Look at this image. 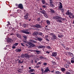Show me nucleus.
I'll return each instance as SVG.
<instances>
[{"mask_svg":"<svg viewBox=\"0 0 74 74\" xmlns=\"http://www.w3.org/2000/svg\"><path fill=\"white\" fill-rule=\"evenodd\" d=\"M32 35L33 36H37L38 35L42 36L43 35V33L41 32H35L33 33Z\"/></svg>","mask_w":74,"mask_h":74,"instance_id":"obj_1","label":"nucleus"},{"mask_svg":"<svg viewBox=\"0 0 74 74\" xmlns=\"http://www.w3.org/2000/svg\"><path fill=\"white\" fill-rule=\"evenodd\" d=\"M53 19H60L61 21H63V20H64V18H62L61 17V16H55L53 18Z\"/></svg>","mask_w":74,"mask_h":74,"instance_id":"obj_2","label":"nucleus"},{"mask_svg":"<svg viewBox=\"0 0 74 74\" xmlns=\"http://www.w3.org/2000/svg\"><path fill=\"white\" fill-rule=\"evenodd\" d=\"M27 31H28V29H27L24 30H21V33H25L27 34H29L30 33Z\"/></svg>","mask_w":74,"mask_h":74,"instance_id":"obj_3","label":"nucleus"},{"mask_svg":"<svg viewBox=\"0 0 74 74\" xmlns=\"http://www.w3.org/2000/svg\"><path fill=\"white\" fill-rule=\"evenodd\" d=\"M34 27H36V28H41L42 27L41 26V25L37 24L35 25H33Z\"/></svg>","mask_w":74,"mask_h":74,"instance_id":"obj_4","label":"nucleus"},{"mask_svg":"<svg viewBox=\"0 0 74 74\" xmlns=\"http://www.w3.org/2000/svg\"><path fill=\"white\" fill-rule=\"evenodd\" d=\"M18 8H20V9H21V10L23 9V5L22 4H18Z\"/></svg>","mask_w":74,"mask_h":74,"instance_id":"obj_5","label":"nucleus"},{"mask_svg":"<svg viewBox=\"0 0 74 74\" xmlns=\"http://www.w3.org/2000/svg\"><path fill=\"white\" fill-rule=\"evenodd\" d=\"M56 56H57V52H52L51 56L55 57Z\"/></svg>","mask_w":74,"mask_h":74,"instance_id":"obj_6","label":"nucleus"},{"mask_svg":"<svg viewBox=\"0 0 74 74\" xmlns=\"http://www.w3.org/2000/svg\"><path fill=\"white\" fill-rule=\"evenodd\" d=\"M29 15V13H27L25 14V15L24 16V19H27L29 18L28 16Z\"/></svg>","mask_w":74,"mask_h":74,"instance_id":"obj_7","label":"nucleus"},{"mask_svg":"<svg viewBox=\"0 0 74 74\" xmlns=\"http://www.w3.org/2000/svg\"><path fill=\"white\" fill-rule=\"evenodd\" d=\"M38 48H39V49H44V48H45V46H44L40 45L38 46Z\"/></svg>","mask_w":74,"mask_h":74,"instance_id":"obj_8","label":"nucleus"},{"mask_svg":"<svg viewBox=\"0 0 74 74\" xmlns=\"http://www.w3.org/2000/svg\"><path fill=\"white\" fill-rule=\"evenodd\" d=\"M34 52H36V53H37V54L38 55L39 54H40V53H41V51H38V50H34Z\"/></svg>","mask_w":74,"mask_h":74,"instance_id":"obj_9","label":"nucleus"},{"mask_svg":"<svg viewBox=\"0 0 74 74\" xmlns=\"http://www.w3.org/2000/svg\"><path fill=\"white\" fill-rule=\"evenodd\" d=\"M40 12H41V13L42 14H43V15L45 14V13H46V11L44 10H42V11H40Z\"/></svg>","mask_w":74,"mask_h":74,"instance_id":"obj_10","label":"nucleus"},{"mask_svg":"<svg viewBox=\"0 0 74 74\" xmlns=\"http://www.w3.org/2000/svg\"><path fill=\"white\" fill-rule=\"evenodd\" d=\"M34 71H35V70L34 69H30L29 71H28V72L29 73H31H31H32Z\"/></svg>","mask_w":74,"mask_h":74,"instance_id":"obj_11","label":"nucleus"},{"mask_svg":"<svg viewBox=\"0 0 74 74\" xmlns=\"http://www.w3.org/2000/svg\"><path fill=\"white\" fill-rule=\"evenodd\" d=\"M68 55H70V56L71 57H73V56H74L73 53L70 52H69L68 53Z\"/></svg>","mask_w":74,"mask_h":74,"instance_id":"obj_12","label":"nucleus"},{"mask_svg":"<svg viewBox=\"0 0 74 74\" xmlns=\"http://www.w3.org/2000/svg\"><path fill=\"white\" fill-rule=\"evenodd\" d=\"M15 51L17 52H21L22 50L21 49H16Z\"/></svg>","mask_w":74,"mask_h":74,"instance_id":"obj_13","label":"nucleus"},{"mask_svg":"<svg viewBox=\"0 0 74 74\" xmlns=\"http://www.w3.org/2000/svg\"><path fill=\"white\" fill-rule=\"evenodd\" d=\"M64 36L63 34H58V37L59 38H62V37H63Z\"/></svg>","mask_w":74,"mask_h":74,"instance_id":"obj_14","label":"nucleus"},{"mask_svg":"<svg viewBox=\"0 0 74 74\" xmlns=\"http://www.w3.org/2000/svg\"><path fill=\"white\" fill-rule=\"evenodd\" d=\"M37 40L39 41H42V38H40V37H38L37 38Z\"/></svg>","mask_w":74,"mask_h":74,"instance_id":"obj_15","label":"nucleus"},{"mask_svg":"<svg viewBox=\"0 0 74 74\" xmlns=\"http://www.w3.org/2000/svg\"><path fill=\"white\" fill-rule=\"evenodd\" d=\"M50 12H51L53 14H54V13H55V10H53L52 9H50Z\"/></svg>","mask_w":74,"mask_h":74,"instance_id":"obj_16","label":"nucleus"},{"mask_svg":"<svg viewBox=\"0 0 74 74\" xmlns=\"http://www.w3.org/2000/svg\"><path fill=\"white\" fill-rule=\"evenodd\" d=\"M29 40L30 41H31V42H32V43H33H33H34V44H35V43H36L37 42L36 41L34 40Z\"/></svg>","mask_w":74,"mask_h":74,"instance_id":"obj_17","label":"nucleus"},{"mask_svg":"<svg viewBox=\"0 0 74 74\" xmlns=\"http://www.w3.org/2000/svg\"><path fill=\"white\" fill-rule=\"evenodd\" d=\"M50 5L51 7L52 8H54V7H55V6L52 3H50Z\"/></svg>","mask_w":74,"mask_h":74,"instance_id":"obj_18","label":"nucleus"},{"mask_svg":"<svg viewBox=\"0 0 74 74\" xmlns=\"http://www.w3.org/2000/svg\"><path fill=\"white\" fill-rule=\"evenodd\" d=\"M12 40L11 39H10L7 40V42H8V44H10L12 41Z\"/></svg>","mask_w":74,"mask_h":74,"instance_id":"obj_19","label":"nucleus"},{"mask_svg":"<svg viewBox=\"0 0 74 74\" xmlns=\"http://www.w3.org/2000/svg\"><path fill=\"white\" fill-rule=\"evenodd\" d=\"M50 35L53 36L52 37H56V35H55V34H54L53 33H51Z\"/></svg>","mask_w":74,"mask_h":74,"instance_id":"obj_20","label":"nucleus"},{"mask_svg":"<svg viewBox=\"0 0 74 74\" xmlns=\"http://www.w3.org/2000/svg\"><path fill=\"white\" fill-rule=\"evenodd\" d=\"M16 35L17 37H18V38H21V36L19 34H17Z\"/></svg>","mask_w":74,"mask_h":74,"instance_id":"obj_21","label":"nucleus"},{"mask_svg":"<svg viewBox=\"0 0 74 74\" xmlns=\"http://www.w3.org/2000/svg\"><path fill=\"white\" fill-rule=\"evenodd\" d=\"M70 11H69V10H68L67 12L66 13V15H69V16H70Z\"/></svg>","mask_w":74,"mask_h":74,"instance_id":"obj_22","label":"nucleus"},{"mask_svg":"<svg viewBox=\"0 0 74 74\" xmlns=\"http://www.w3.org/2000/svg\"><path fill=\"white\" fill-rule=\"evenodd\" d=\"M23 27H27V26H28V25L27 24H23Z\"/></svg>","mask_w":74,"mask_h":74,"instance_id":"obj_23","label":"nucleus"},{"mask_svg":"<svg viewBox=\"0 0 74 74\" xmlns=\"http://www.w3.org/2000/svg\"><path fill=\"white\" fill-rule=\"evenodd\" d=\"M18 61V63H23V61H22L21 62V61L19 59L17 60Z\"/></svg>","mask_w":74,"mask_h":74,"instance_id":"obj_24","label":"nucleus"},{"mask_svg":"<svg viewBox=\"0 0 74 74\" xmlns=\"http://www.w3.org/2000/svg\"><path fill=\"white\" fill-rule=\"evenodd\" d=\"M48 71H50L48 69V68H47L45 71L44 73H47Z\"/></svg>","mask_w":74,"mask_h":74,"instance_id":"obj_25","label":"nucleus"},{"mask_svg":"<svg viewBox=\"0 0 74 74\" xmlns=\"http://www.w3.org/2000/svg\"><path fill=\"white\" fill-rule=\"evenodd\" d=\"M32 44L33 43H32L31 41H30V42H28L27 43V44H28V45H30V46H31L32 45Z\"/></svg>","mask_w":74,"mask_h":74,"instance_id":"obj_26","label":"nucleus"},{"mask_svg":"<svg viewBox=\"0 0 74 74\" xmlns=\"http://www.w3.org/2000/svg\"><path fill=\"white\" fill-rule=\"evenodd\" d=\"M55 39H56V37H52L51 38V40H55Z\"/></svg>","mask_w":74,"mask_h":74,"instance_id":"obj_27","label":"nucleus"},{"mask_svg":"<svg viewBox=\"0 0 74 74\" xmlns=\"http://www.w3.org/2000/svg\"><path fill=\"white\" fill-rule=\"evenodd\" d=\"M51 62L52 64H53V65H56V63L55 61H52Z\"/></svg>","mask_w":74,"mask_h":74,"instance_id":"obj_28","label":"nucleus"},{"mask_svg":"<svg viewBox=\"0 0 74 74\" xmlns=\"http://www.w3.org/2000/svg\"><path fill=\"white\" fill-rule=\"evenodd\" d=\"M46 23H47V25H49L50 24V22L49 20H47L46 21Z\"/></svg>","mask_w":74,"mask_h":74,"instance_id":"obj_29","label":"nucleus"},{"mask_svg":"<svg viewBox=\"0 0 74 74\" xmlns=\"http://www.w3.org/2000/svg\"><path fill=\"white\" fill-rule=\"evenodd\" d=\"M61 73L60 72H59V71H56V74H60V73Z\"/></svg>","mask_w":74,"mask_h":74,"instance_id":"obj_30","label":"nucleus"},{"mask_svg":"<svg viewBox=\"0 0 74 74\" xmlns=\"http://www.w3.org/2000/svg\"><path fill=\"white\" fill-rule=\"evenodd\" d=\"M17 71H18V73H21L22 72V70L21 69H19V70H17Z\"/></svg>","mask_w":74,"mask_h":74,"instance_id":"obj_31","label":"nucleus"},{"mask_svg":"<svg viewBox=\"0 0 74 74\" xmlns=\"http://www.w3.org/2000/svg\"><path fill=\"white\" fill-rule=\"evenodd\" d=\"M66 69H65L64 68H62L61 69V71H64Z\"/></svg>","mask_w":74,"mask_h":74,"instance_id":"obj_32","label":"nucleus"},{"mask_svg":"<svg viewBox=\"0 0 74 74\" xmlns=\"http://www.w3.org/2000/svg\"><path fill=\"white\" fill-rule=\"evenodd\" d=\"M18 44H19V43H16L14 45V46L16 47V46H17V45H18Z\"/></svg>","mask_w":74,"mask_h":74,"instance_id":"obj_33","label":"nucleus"},{"mask_svg":"<svg viewBox=\"0 0 74 74\" xmlns=\"http://www.w3.org/2000/svg\"><path fill=\"white\" fill-rule=\"evenodd\" d=\"M57 22H59L60 23L61 22H62V21L61 20H60L59 19H57Z\"/></svg>","mask_w":74,"mask_h":74,"instance_id":"obj_34","label":"nucleus"},{"mask_svg":"<svg viewBox=\"0 0 74 74\" xmlns=\"http://www.w3.org/2000/svg\"><path fill=\"white\" fill-rule=\"evenodd\" d=\"M62 7H63L62 5H60V6L58 7V8L59 9H61V8H62Z\"/></svg>","mask_w":74,"mask_h":74,"instance_id":"obj_35","label":"nucleus"},{"mask_svg":"<svg viewBox=\"0 0 74 74\" xmlns=\"http://www.w3.org/2000/svg\"><path fill=\"white\" fill-rule=\"evenodd\" d=\"M44 15L46 18H48V15H47V14L46 13Z\"/></svg>","mask_w":74,"mask_h":74,"instance_id":"obj_36","label":"nucleus"},{"mask_svg":"<svg viewBox=\"0 0 74 74\" xmlns=\"http://www.w3.org/2000/svg\"><path fill=\"white\" fill-rule=\"evenodd\" d=\"M21 57L22 58H23L25 57V55H24V54H21Z\"/></svg>","mask_w":74,"mask_h":74,"instance_id":"obj_37","label":"nucleus"},{"mask_svg":"<svg viewBox=\"0 0 74 74\" xmlns=\"http://www.w3.org/2000/svg\"><path fill=\"white\" fill-rule=\"evenodd\" d=\"M72 16V17H71V16H69V18H72V19H73V18H74V15H73Z\"/></svg>","mask_w":74,"mask_h":74,"instance_id":"obj_38","label":"nucleus"},{"mask_svg":"<svg viewBox=\"0 0 74 74\" xmlns=\"http://www.w3.org/2000/svg\"><path fill=\"white\" fill-rule=\"evenodd\" d=\"M42 3H43V4H45V0H42Z\"/></svg>","mask_w":74,"mask_h":74,"instance_id":"obj_39","label":"nucleus"},{"mask_svg":"<svg viewBox=\"0 0 74 74\" xmlns=\"http://www.w3.org/2000/svg\"><path fill=\"white\" fill-rule=\"evenodd\" d=\"M43 64L44 66H47V63L46 62H44L43 63Z\"/></svg>","mask_w":74,"mask_h":74,"instance_id":"obj_40","label":"nucleus"},{"mask_svg":"<svg viewBox=\"0 0 74 74\" xmlns=\"http://www.w3.org/2000/svg\"><path fill=\"white\" fill-rule=\"evenodd\" d=\"M50 1V4L53 3V0H49Z\"/></svg>","mask_w":74,"mask_h":74,"instance_id":"obj_41","label":"nucleus"},{"mask_svg":"<svg viewBox=\"0 0 74 74\" xmlns=\"http://www.w3.org/2000/svg\"><path fill=\"white\" fill-rule=\"evenodd\" d=\"M37 21H38L39 22L40 21V17L38 18L37 19Z\"/></svg>","mask_w":74,"mask_h":74,"instance_id":"obj_42","label":"nucleus"},{"mask_svg":"<svg viewBox=\"0 0 74 74\" xmlns=\"http://www.w3.org/2000/svg\"><path fill=\"white\" fill-rule=\"evenodd\" d=\"M47 49H51V47L49 46H47Z\"/></svg>","mask_w":74,"mask_h":74,"instance_id":"obj_43","label":"nucleus"},{"mask_svg":"<svg viewBox=\"0 0 74 74\" xmlns=\"http://www.w3.org/2000/svg\"><path fill=\"white\" fill-rule=\"evenodd\" d=\"M23 37L24 38H25V39H26L27 38V36H23Z\"/></svg>","mask_w":74,"mask_h":74,"instance_id":"obj_44","label":"nucleus"},{"mask_svg":"<svg viewBox=\"0 0 74 74\" xmlns=\"http://www.w3.org/2000/svg\"><path fill=\"white\" fill-rule=\"evenodd\" d=\"M71 63H74V60H71Z\"/></svg>","mask_w":74,"mask_h":74,"instance_id":"obj_45","label":"nucleus"},{"mask_svg":"<svg viewBox=\"0 0 74 74\" xmlns=\"http://www.w3.org/2000/svg\"><path fill=\"white\" fill-rule=\"evenodd\" d=\"M35 44H33V43H32V45H31V47H35Z\"/></svg>","mask_w":74,"mask_h":74,"instance_id":"obj_46","label":"nucleus"},{"mask_svg":"<svg viewBox=\"0 0 74 74\" xmlns=\"http://www.w3.org/2000/svg\"><path fill=\"white\" fill-rule=\"evenodd\" d=\"M30 56L29 55H27L26 56V57L27 58H30Z\"/></svg>","mask_w":74,"mask_h":74,"instance_id":"obj_47","label":"nucleus"},{"mask_svg":"<svg viewBox=\"0 0 74 74\" xmlns=\"http://www.w3.org/2000/svg\"><path fill=\"white\" fill-rule=\"evenodd\" d=\"M69 15L72 16H73V14L72 13L70 12V13L69 14Z\"/></svg>","mask_w":74,"mask_h":74,"instance_id":"obj_48","label":"nucleus"},{"mask_svg":"<svg viewBox=\"0 0 74 74\" xmlns=\"http://www.w3.org/2000/svg\"><path fill=\"white\" fill-rule=\"evenodd\" d=\"M71 73L69 72H66V74H71Z\"/></svg>","mask_w":74,"mask_h":74,"instance_id":"obj_49","label":"nucleus"},{"mask_svg":"<svg viewBox=\"0 0 74 74\" xmlns=\"http://www.w3.org/2000/svg\"><path fill=\"white\" fill-rule=\"evenodd\" d=\"M41 63V62H38V63H37L36 65H38V64H40Z\"/></svg>","mask_w":74,"mask_h":74,"instance_id":"obj_50","label":"nucleus"},{"mask_svg":"<svg viewBox=\"0 0 74 74\" xmlns=\"http://www.w3.org/2000/svg\"><path fill=\"white\" fill-rule=\"evenodd\" d=\"M39 58L40 59H44V58H43V57L42 56L40 57H39Z\"/></svg>","mask_w":74,"mask_h":74,"instance_id":"obj_51","label":"nucleus"},{"mask_svg":"<svg viewBox=\"0 0 74 74\" xmlns=\"http://www.w3.org/2000/svg\"><path fill=\"white\" fill-rule=\"evenodd\" d=\"M42 7L43 8H46V7H47V6H46L45 5H44L42 6Z\"/></svg>","mask_w":74,"mask_h":74,"instance_id":"obj_52","label":"nucleus"},{"mask_svg":"<svg viewBox=\"0 0 74 74\" xmlns=\"http://www.w3.org/2000/svg\"><path fill=\"white\" fill-rule=\"evenodd\" d=\"M46 40H47V41H49V40L47 38H46L45 39Z\"/></svg>","mask_w":74,"mask_h":74,"instance_id":"obj_53","label":"nucleus"},{"mask_svg":"<svg viewBox=\"0 0 74 74\" xmlns=\"http://www.w3.org/2000/svg\"><path fill=\"white\" fill-rule=\"evenodd\" d=\"M46 53H48V54H49L50 53V52L49 51H46Z\"/></svg>","mask_w":74,"mask_h":74,"instance_id":"obj_54","label":"nucleus"},{"mask_svg":"<svg viewBox=\"0 0 74 74\" xmlns=\"http://www.w3.org/2000/svg\"><path fill=\"white\" fill-rule=\"evenodd\" d=\"M16 7H18L19 6V5H18V4L16 3Z\"/></svg>","mask_w":74,"mask_h":74,"instance_id":"obj_55","label":"nucleus"},{"mask_svg":"<svg viewBox=\"0 0 74 74\" xmlns=\"http://www.w3.org/2000/svg\"><path fill=\"white\" fill-rule=\"evenodd\" d=\"M59 3H60V5H62V3L60 2Z\"/></svg>","mask_w":74,"mask_h":74,"instance_id":"obj_56","label":"nucleus"},{"mask_svg":"<svg viewBox=\"0 0 74 74\" xmlns=\"http://www.w3.org/2000/svg\"><path fill=\"white\" fill-rule=\"evenodd\" d=\"M21 45H22V46H23V47H25V45H23V43H21Z\"/></svg>","mask_w":74,"mask_h":74,"instance_id":"obj_57","label":"nucleus"},{"mask_svg":"<svg viewBox=\"0 0 74 74\" xmlns=\"http://www.w3.org/2000/svg\"><path fill=\"white\" fill-rule=\"evenodd\" d=\"M45 37L46 38H47L48 37V35H46L45 36Z\"/></svg>","mask_w":74,"mask_h":74,"instance_id":"obj_58","label":"nucleus"},{"mask_svg":"<svg viewBox=\"0 0 74 74\" xmlns=\"http://www.w3.org/2000/svg\"><path fill=\"white\" fill-rule=\"evenodd\" d=\"M65 68H67V64L65 65Z\"/></svg>","mask_w":74,"mask_h":74,"instance_id":"obj_59","label":"nucleus"},{"mask_svg":"<svg viewBox=\"0 0 74 74\" xmlns=\"http://www.w3.org/2000/svg\"><path fill=\"white\" fill-rule=\"evenodd\" d=\"M41 71H42V73H44V69H42L41 70Z\"/></svg>","mask_w":74,"mask_h":74,"instance_id":"obj_60","label":"nucleus"},{"mask_svg":"<svg viewBox=\"0 0 74 74\" xmlns=\"http://www.w3.org/2000/svg\"><path fill=\"white\" fill-rule=\"evenodd\" d=\"M31 63H33V60H32L31 62Z\"/></svg>","mask_w":74,"mask_h":74,"instance_id":"obj_61","label":"nucleus"},{"mask_svg":"<svg viewBox=\"0 0 74 74\" xmlns=\"http://www.w3.org/2000/svg\"><path fill=\"white\" fill-rule=\"evenodd\" d=\"M12 48H13V49H14L16 48V47L15 46H13L12 47Z\"/></svg>","mask_w":74,"mask_h":74,"instance_id":"obj_62","label":"nucleus"},{"mask_svg":"<svg viewBox=\"0 0 74 74\" xmlns=\"http://www.w3.org/2000/svg\"><path fill=\"white\" fill-rule=\"evenodd\" d=\"M71 60H74V57H73L71 59Z\"/></svg>","mask_w":74,"mask_h":74,"instance_id":"obj_63","label":"nucleus"},{"mask_svg":"<svg viewBox=\"0 0 74 74\" xmlns=\"http://www.w3.org/2000/svg\"><path fill=\"white\" fill-rule=\"evenodd\" d=\"M36 68H39L40 67V66H36Z\"/></svg>","mask_w":74,"mask_h":74,"instance_id":"obj_64","label":"nucleus"}]
</instances>
